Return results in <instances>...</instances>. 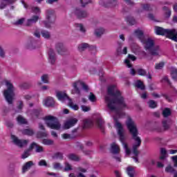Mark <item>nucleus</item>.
Segmentation results:
<instances>
[{
  "instance_id": "nucleus-14",
  "label": "nucleus",
  "mask_w": 177,
  "mask_h": 177,
  "mask_svg": "<svg viewBox=\"0 0 177 177\" xmlns=\"http://www.w3.org/2000/svg\"><path fill=\"white\" fill-rule=\"evenodd\" d=\"M55 49L59 55H64L67 52V48L64 47L63 43H57L55 46Z\"/></svg>"
},
{
  "instance_id": "nucleus-60",
  "label": "nucleus",
  "mask_w": 177,
  "mask_h": 177,
  "mask_svg": "<svg viewBox=\"0 0 177 177\" xmlns=\"http://www.w3.org/2000/svg\"><path fill=\"white\" fill-rule=\"evenodd\" d=\"M80 3H82V6L84 8L88 3H91V0H80Z\"/></svg>"
},
{
  "instance_id": "nucleus-34",
  "label": "nucleus",
  "mask_w": 177,
  "mask_h": 177,
  "mask_svg": "<svg viewBox=\"0 0 177 177\" xmlns=\"http://www.w3.org/2000/svg\"><path fill=\"white\" fill-rule=\"evenodd\" d=\"M77 147H79L80 150H82V152L84 154H85V156H91V154H92V151L84 150V145H82V144H77Z\"/></svg>"
},
{
  "instance_id": "nucleus-19",
  "label": "nucleus",
  "mask_w": 177,
  "mask_h": 177,
  "mask_svg": "<svg viewBox=\"0 0 177 177\" xmlns=\"http://www.w3.org/2000/svg\"><path fill=\"white\" fill-rule=\"evenodd\" d=\"M171 124H172V120L165 119L162 121V125L163 131H168L171 128Z\"/></svg>"
},
{
  "instance_id": "nucleus-31",
  "label": "nucleus",
  "mask_w": 177,
  "mask_h": 177,
  "mask_svg": "<svg viewBox=\"0 0 177 177\" xmlns=\"http://www.w3.org/2000/svg\"><path fill=\"white\" fill-rule=\"evenodd\" d=\"M69 160H71V161H80V160H81L80 158V156H78L77 155L75 154V153H70L67 156Z\"/></svg>"
},
{
  "instance_id": "nucleus-43",
  "label": "nucleus",
  "mask_w": 177,
  "mask_h": 177,
  "mask_svg": "<svg viewBox=\"0 0 177 177\" xmlns=\"http://www.w3.org/2000/svg\"><path fill=\"white\" fill-rule=\"evenodd\" d=\"M163 10L165 11V15L166 17H171V9L167 6L163 7Z\"/></svg>"
},
{
  "instance_id": "nucleus-48",
  "label": "nucleus",
  "mask_w": 177,
  "mask_h": 177,
  "mask_svg": "<svg viewBox=\"0 0 177 177\" xmlns=\"http://www.w3.org/2000/svg\"><path fill=\"white\" fill-rule=\"evenodd\" d=\"M171 74V78H173L175 81H176V80H177V69L172 68Z\"/></svg>"
},
{
  "instance_id": "nucleus-53",
  "label": "nucleus",
  "mask_w": 177,
  "mask_h": 177,
  "mask_svg": "<svg viewBox=\"0 0 177 177\" xmlns=\"http://www.w3.org/2000/svg\"><path fill=\"white\" fill-rule=\"evenodd\" d=\"M165 172L174 174V172H175V169H174L171 165H169L165 168Z\"/></svg>"
},
{
  "instance_id": "nucleus-38",
  "label": "nucleus",
  "mask_w": 177,
  "mask_h": 177,
  "mask_svg": "<svg viewBox=\"0 0 177 177\" xmlns=\"http://www.w3.org/2000/svg\"><path fill=\"white\" fill-rule=\"evenodd\" d=\"M165 158H167V149L165 148H161L160 160H165Z\"/></svg>"
},
{
  "instance_id": "nucleus-10",
  "label": "nucleus",
  "mask_w": 177,
  "mask_h": 177,
  "mask_svg": "<svg viewBox=\"0 0 177 177\" xmlns=\"http://www.w3.org/2000/svg\"><path fill=\"white\" fill-rule=\"evenodd\" d=\"M156 34L169 39V35H172V32H171V29H165L162 27L156 26Z\"/></svg>"
},
{
  "instance_id": "nucleus-56",
  "label": "nucleus",
  "mask_w": 177,
  "mask_h": 177,
  "mask_svg": "<svg viewBox=\"0 0 177 177\" xmlns=\"http://www.w3.org/2000/svg\"><path fill=\"white\" fill-rule=\"evenodd\" d=\"M73 169V167L71 166V165H70V163L68 162H65V167H64V171H71Z\"/></svg>"
},
{
  "instance_id": "nucleus-22",
  "label": "nucleus",
  "mask_w": 177,
  "mask_h": 177,
  "mask_svg": "<svg viewBox=\"0 0 177 177\" xmlns=\"http://www.w3.org/2000/svg\"><path fill=\"white\" fill-rule=\"evenodd\" d=\"M32 165H34V162L31 160L26 162L22 167V174H26V172H27V171H28V169H30Z\"/></svg>"
},
{
  "instance_id": "nucleus-4",
  "label": "nucleus",
  "mask_w": 177,
  "mask_h": 177,
  "mask_svg": "<svg viewBox=\"0 0 177 177\" xmlns=\"http://www.w3.org/2000/svg\"><path fill=\"white\" fill-rule=\"evenodd\" d=\"M113 120L115 122V127L118 131V135L119 136V139L123 146V148L125 150V153L127 156H129L131 153V149L128 147V144L125 142V140H127V136H125V130H124V127H122V124L120 122H118V120H117V118L113 117Z\"/></svg>"
},
{
  "instance_id": "nucleus-63",
  "label": "nucleus",
  "mask_w": 177,
  "mask_h": 177,
  "mask_svg": "<svg viewBox=\"0 0 177 177\" xmlns=\"http://www.w3.org/2000/svg\"><path fill=\"white\" fill-rule=\"evenodd\" d=\"M142 8L147 11L151 10V6L149 4H144Z\"/></svg>"
},
{
  "instance_id": "nucleus-7",
  "label": "nucleus",
  "mask_w": 177,
  "mask_h": 177,
  "mask_svg": "<svg viewBox=\"0 0 177 177\" xmlns=\"http://www.w3.org/2000/svg\"><path fill=\"white\" fill-rule=\"evenodd\" d=\"M44 120L46 121L47 127H48L51 129H56L57 131H59V129H60L62 125L60 124V122H59V120L56 117L48 115L46 116Z\"/></svg>"
},
{
  "instance_id": "nucleus-2",
  "label": "nucleus",
  "mask_w": 177,
  "mask_h": 177,
  "mask_svg": "<svg viewBox=\"0 0 177 177\" xmlns=\"http://www.w3.org/2000/svg\"><path fill=\"white\" fill-rule=\"evenodd\" d=\"M126 125L127 127V129H129L132 139L135 141V143L133 144L131 153L133 154V159L135 162H139V160L138 159V156L140 154L139 147L142 145V140L140 137L138 136L139 135V131H138V127L136 126V123L132 120L131 118H128L126 121Z\"/></svg>"
},
{
  "instance_id": "nucleus-27",
  "label": "nucleus",
  "mask_w": 177,
  "mask_h": 177,
  "mask_svg": "<svg viewBox=\"0 0 177 177\" xmlns=\"http://www.w3.org/2000/svg\"><path fill=\"white\" fill-rule=\"evenodd\" d=\"M94 34L97 38H100L104 34V28H97L95 30Z\"/></svg>"
},
{
  "instance_id": "nucleus-29",
  "label": "nucleus",
  "mask_w": 177,
  "mask_h": 177,
  "mask_svg": "<svg viewBox=\"0 0 177 177\" xmlns=\"http://www.w3.org/2000/svg\"><path fill=\"white\" fill-rule=\"evenodd\" d=\"M89 48V44L86 43H82L78 45L77 50L79 52H84V50H86Z\"/></svg>"
},
{
  "instance_id": "nucleus-40",
  "label": "nucleus",
  "mask_w": 177,
  "mask_h": 177,
  "mask_svg": "<svg viewBox=\"0 0 177 177\" xmlns=\"http://www.w3.org/2000/svg\"><path fill=\"white\" fill-rule=\"evenodd\" d=\"M127 20L131 26H135L136 24V20L133 17H127Z\"/></svg>"
},
{
  "instance_id": "nucleus-57",
  "label": "nucleus",
  "mask_w": 177,
  "mask_h": 177,
  "mask_svg": "<svg viewBox=\"0 0 177 177\" xmlns=\"http://www.w3.org/2000/svg\"><path fill=\"white\" fill-rule=\"evenodd\" d=\"M31 114H32V116L33 117V118H35V117L36 118H38V116L39 115V111L35 109L32 111Z\"/></svg>"
},
{
  "instance_id": "nucleus-20",
  "label": "nucleus",
  "mask_w": 177,
  "mask_h": 177,
  "mask_svg": "<svg viewBox=\"0 0 177 177\" xmlns=\"http://www.w3.org/2000/svg\"><path fill=\"white\" fill-rule=\"evenodd\" d=\"M37 42L35 39L31 37L26 44V48H28V49H35L37 47Z\"/></svg>"
},
{
  "instance_id": "nucleus-45",
  "label": "nucleus",
  "mask_w": 177,
  "mask_h": 177,
  "mask_svg": "<svg viewBox=\"0 0 177 177\" xmlns=\"http://www.w3.org/2000/svg\"><path fill=\"white\" fill-rule=\"evenodd\" d=\"M41 80L44 84H49V76L48 75H43Z\"/></svg>"
},
{
  "instance_id": "nucleus-37",
  "label": "nucleus",
  "mask_w": 177,
  "mask_h": 177,
  "mask_svg": "<svg viewBox=\"0 0 177 177\" xmlns=\"http://www.w3.org/2000/svg\"><path fill=\"white\" fill-rule=\"evenodd\" d=\"M22 133L23 135H27L28 136H32L35 132L34 130H32V129H26L23 130Z\"/></svg>"
},
{
  "instance_id": "nucleus-28",
  "label": "nucleus",
  "mask_w": 177,
  "mask_h": 177,
  "mask_svg": "<svg viewBox=\"0 0 177 177\" xmlns=\"http://www.w3.org/2000/svg\"><path fill=\"white\" fill-rule=\"evenodd\" d=\"M127 175H129V177H135V167H131V166H129L127 168Z\"/></svg>"
},
{
  "instance_id": "nucleus-6",
  "label": "nucleus",
  "mask_w": 177,
  "mask_h": 177,
  "mask_svg": "<svg viewBox=\"0 0 177 177\" xmlns=\"http://www.w3.org/2000/svg\"><path fill=\"white\" fill-rule=\"evenodd\" d=\"M46 19L47 21H41V24L46 27V28H50L52 24H55L56 21V14L55 10L48 9L46 11Z\"/></svg>"
},
{
  "instance_id": "nucleus-12",
  "label": "nucleus",
  "mask_w": 177,
  "mask_h": 177,
  "mask_svg": "<svg viewBox=\"0 0 177 177\" xmlns=\"http://www.w3.org/2000/svg\"><path fill=\"white\" fill-rule=\"evenodd\" d=\"M95 122L97 127L102 131V132H104V122L103 119H102V116L97 115L94 117Z\"/></svg>"
},
{
  "instance_id": "nucleus-9",
  "label": "nucleus",
  "mask_w": 177,
  "mask_h": 177,
  "mask_svg": "<svg viewBox=\"0 0 177 177\" xmlns=\"http://www.w3.org/2000/svg\"><path fill=\"white\" fill-rule=\"evenodd\" d=\"M11 140L18 147H24L28 145V140H20L15 135H11Z\"/></svg>"
},
{
  "instance_id": "nucleus-46",
  "label": "nucleus",
  "mask_w": 177,
  "mask_h": 177,
  "mask_svg": "<svg viewBox=\"0 0 177 177\" xmlns=\"http://www.w3.org/2000/svg\"><path fill=\"white\" fill-rule=\"evenodd\" d=\"M164 66H165V63L164 62H159L156 64V70H162V68H164Z\"/></svg>"
},
{
  "instance_id": "nucleus-32",
  "label": "nucleus",
  "mask_w": 177,
  "mask_h": 177,
  "mask_svg": "<svg viewBox=\"0 0 177 177\" xmlns=\"http://www.w3.org/2000/svg\"><path fill=\"white\" fill-rule=\"evenodd\" d=\"M41 35L45 39H50V32L45 30L41 31Z\"/></svg>"
},
{
  "instance_id": "nucleus-1",
  "label": "nucleus",
  "mask_w": 177,
  "mask_h": 177,
  "mask_svg": "<svg viewBox=\"0 0 177 177\" xmlns=\"http://www.w3.org/2000/svg\"><path fill=\"white\" fill-rule=\"evenodd\" d=\"M105 102L111 111L115 113L118 117L122 115V109H126L127 104L124 97L121 95V93L115 85L108 87Z\"/></svg>"
},
{
  "instance_id": "nucleus-11",
  "label": "nucleus",
  "mask_w": 177,
  "mask_h": 177,
  "mask_svg": "<svg viewBox=\"0 0 177 177\" xmlns=\"http://www.w3.org/2000/svg\"><path fill=\"white\" fill-rule=\"evenodd\" d=\"M78 122V119L75 118H71L68 119L64 124V129H70V128H73L75 124Z\"/></svg>"
},
{
  "instance_id": "nucleus-42",
  "label": "nucleus",
  "mask_w": 177,
  "mask_h": 177,
  "mask_svg": "<svg viewBox=\"0 0 177 177\" xmlns=\"http://www.w3.org/2000/svg\"><path fill=\"white\" fill-rule=\"evenodd\" d=\"M161 82H166V84H167L169 86H172V83H171V81L168 78V76H164L161 80Z\"/></svg>"
},
{
  "instance_id": "nucleus-8",
  "label": "nucleus",
  "mask_w": 177,
  "mask_h": 177,
  "mask_svg": "<svg viewBox=\"0 0 177 177\" xmlns=\"http://www.w3.org/2000/svg\"><path fill=\"white\" fill-rule=\"evenodd\" d=\"M73 86V89L71 91L72 95H81V90H80V86H82V89H84V91L86 92L89 91V87H88V85L81 81L74 82Z\"/></svg>"
},
{
  "instance_id": "nucleus-5",
  "label": "nucleus",
  "mask_w": 177,
  "mask_h": 177,
  "mask_svg": "<svg viewBox=\"0 0 177 177\" xmlns=\"http://www.w3.org/2000/svg\"><path fill=\"white\" fill-rule=\"evenodd\" d=\"M7 89L4 90L3 95L8 104H12L13 97H15V87L10 81H6Z\"/></svg>"
},
{
  "instance_id": "nucleus-51",
  "label": "nucleus",
  "mask_w": 177,
  "mask_h": 177,
  "mask_svg": "<svg viewBox=\"0 0 177 177\" xmlns=\"http://www.w3.org/2000/svg\"><path fill=\"white\" fill-rule=\"evenodd\" d=\"M108 6L111 8H114V6H117V0H109L108 1Z\"/></svg>"
},
{
  "instance_id": "nucleus-35",
  "label": "nucleus",
  "mask_w": 177,
  "mask_h": 177,
  "mask_svg": "<svg viewBox=\"0 0 177 177\" xmlns=\"http://www.w3.org/2000/svg\"><path fill=\"white\" fill-rule=\"evenodd\" d=\"M32 13H35L36 16H39L41 15V8L37 6H32L30 8Z\"/></svg>"
},
{
  "instance_id": "nucleus-16",
  "label": "nucleus",
  "mask_w": 177,
  "mask_h": 177,
  "mask_svg": "<svg viewBox=\"0 0 177 177\" xmlns=\"http://www.w3.org/2000/svg\"><path fill=\"white\" fill-rule=\"evenodd\" d=\"M56 96L59 100H61L63 102V100H70V97H68V95L64 92L62 91H57L56 93Z\"/></svg>"
},
{
  "instance_id": "nucleus-33",
  "label": "nucleus",
  "mask_w": 177,
  "mask_h": 177,
  "mask_svg": "<svg viewBox=\"0 0 177 177\" xmlns=\"http://www.w3.org/2000/svg\"><path fill=\"white\" fill-rule=\"evenodd\" d=\"M171 114H172V112L169 108H165L162 112V115H163L164 118H167V117H169Z\"/></svg>"
},
{
  "instance_id": "nucleus-15",
  "label": "nucleus",
  "mask_w": 177,
  "mask_h": 177,
  "mask_svg": "<svg viewBox=\"0 0 177 177\" xmlns=\"http://www.w3.org/2000/svg\"><path fill=\"white\" fill-rule=\"evenodd\" d=\"M48 62L50 64H55L56 63V54L52 48H50L48 50Z\"/></svg>"
},
{
  "instance_id": "nucleus-17",
  "label": "nucleus",
  "mask_w": 177,
  "mask_h": 177,
  "mask_svg": "<svg viewBox=\"0 0 177 177\" xmlns=\"http://www.w3.org/2000/svg\"><path fill=\"white\" fill-rule=\"evenodd\" d=\"M30 149H32V150H34V149H35L36 153H44V147L37 144L36 142H32L30 144Z\"/></svg>"
},
{
  "instance_id": "nucleus-21",
  "label": "nucleus",
  "mask_w": 177,
  "mask_h": 177,
  "mask_svg": "<svg viewBox=\"0 0 177 177\" xmlns=\"http://www.w3.org/2000/svg\"><path fill=\"white\" fill-rule=\"evenodd\" d=\"M15 2H16V0H2L0 3V9H5L8 5H12Z\"/></svg>"
},
{
  "instance_id": "nucleus-47",
  "label": "nucleus",
  "mask_w": 177,
  "mask_h": 177,
  "mask_svg": "<svg viewBox=\"0 0 177 177\" xmlns=\"http://www.w3.org/2000/svg\"><path fill=\"white\" fill-rule=\"evenodd\" d=\"M92 125H93V122H92V120H84V127L86 128H89V127H92Z\"/></svg>"
},
{
  "instance_id": "nucleus-41",
  "label": "nucleus",
  "mask_w": 177,
  "mask_h": 177,
  "mask_svg": "<svg viewBox=\"0 0 177 177\" xmlns=\"http://www.w3.org/2000/svg\"><path fill=\"white\" fill-rule=\"evenodd\" d=\"M25 20H26V19L21 18V19L17 20L16 21H15L13 23V24H14V26H23V24H24Z\"/></svg>"
},
{
  "instance_id": "nucleus-50",
  "label": "nucleus",
  "mask_w": 177,
  "mask_h": 177,
  "mask_svg": "<svg viewBox=\"0 0 177 177\" xmlns=\"http://www.w3.org/2000/svg\"><path fill=\"white\" fill-rule=\"evenodd\" d=\"M75 27H76V28H77V30H79L82 32H85V31H86L85 28L81 24H76Z\"/></svg>"
},
{
  "instance_id": "nucleus-30",
  "label": "nucleus",
  "mask_w": 177,
  "mask_h": 177,
  "mask_svg": "<svg viewBox=\"0 0 177 177\" xmlns=\"http://www.w3.org/2000/svg\"><path fill=\"white\" fill-rule=\"evenodd\" d=\"M134 85H135L136 88H138V89H141V91H145V89H146L145 84L140 80L136 81L135 82Z\"/></svg>"
},
{
  "instance_id": "nucleus-49",
  "label": "nucleus",
  "mask_w": 177,
  "mask_h": 177,
  "mask_svg": "<svg viewBox=\"0 0 177 177\" xmlns=\"http://www.w3.org/2000/svg\"><path fill=\"white\" fill-rule=\"evenodd\" d=\"M17 122H19V124H27V120L23 118L22 116H18L17 118Z\"/></svg>"
},
{
  "instance_id": "nucleus-54",
  "label": "nucleus",
  "mask_w": 177,
  "mask_h": 177,
  "mask_svg": "<svg viewBox=\"0 0 177 177\" xmlns=\"http://www.w3.org/2000/svg\"><path fill=\"white\" fill-rule=\"evenodd\" d=\"M37 136L39 138H46L48 136V132L40 131V132L37 133Z\"/></svg>"
},
{
  "instance_id": "nucleus-26",
  "label": "nucleus",
  "mask_w": 177,
  "mask_h": 177,
  "mask_svg": "<svg viewBox=\"0 0 177 177\" xmlns=\"http://www.w3.org/2000/svg\"><path fill=\"white\" fill-rule=\"evenodd\" d=\"M31 151H32V149H31V145H30L29 149L24 151V152L21 155V158L23 160L30 157L31 156Z\"/></svg>"
},
{
  "instance_id": "nucleus-59",
  "label": "nucleus",
  "mask_w": 177,
  "mask_h": 177,
  "mask_svg": "<svg viewBox=\"0 0 177 177\" xmlns=\"http://www.w3.org/2000/svg\"><path fill=\"white\" fill-rule=\"evenodd\" d=\"M53 165L54 169H62V165L59 162H54Z\"/></svg>"
},
{
  "instance_id": "nucleus-25",
  "label": "nucleus",
  "mask_w": 177,
  "mask_h": 177,
  "mask_svg": "<svg viewBox=\"0 0 177 177\" xmlns=\"http://www.w3.org/2000/svg\"><path fill=\"white\" fill-rule=\"evenodd\" d=\"M170 32L171 35H169V39H171V41H174L177 42V32L176 29H170Z\"/></svg>"
},
{
  "instance_id": "nucleus-36",
  "label": "nucleus",
  "mask_w": 177,
  "mask_h": 177,
  "mask_svg": "<svg viewBox=\"0 0 177 177\" xmlns=\"http://www.w3.org/2000/svg\"><path fill=\"white\" fill-rule=\"evenodd\" d=\"M68 106H69L71 109H73V110H75V111L79 110L80 109V106L74 104V102H73V100L71 99H69L68 102Z\"/></svg>"
},
{
  "instance_id": "nucleus-61",
  "label": "nucleus",
  "mask_w": 177,
  "mask_h": 177,
  "mask_svg": "<svg viewBox=\"0 0 177 177\" xmlns=\"http://www.w3.org/2000/svg\"><path fill=\"white\" fill-rule=\"evenodd\" d=\"M88 99L91 102H96V96L93 95V93H90V95L88 96Z\"/></svg>"
},
{
  "instance_id": "nucleus-24",
  "label": "nucleus",
  "mask_w": 177,
  "mask_h": 177,
  "mask_svg": "<svg viewBox=\"0 0 177 177\" xmlns=\"http://www.w3.org/2000/svg\"><path fill=\"white\" fill-rule=\"evenodd\" d=\"M111 147V151L113 153V154H118V153H120V146L115 144V142L112 143Z\"/></svg>"
},
{
  "instance_id": "nucleus-58",
  "label": "nucleus",
  "mask_w": 177,
  "mask_h": 177,
  "mask_svg": "<svg viewBox=\"0 0 177 177\" xmlns=\"http://www.w3.org/2000/svg\"><path fill=\"white\" fill-rule=\"evenodd\" d=\"M137 73L138 75H142V76L146 75V71H145V69H142V68L138 69Z\"/></svg>"
},
{
  "instance_id": "nucleus-18",
  "label": "nucleus",
  "mask_w": 177,
  "mask_h": 177,
  "mask_svg": "<svg viewBox=\"0 0 177 177\" xmlns=\"http://www.w3.org/2000/svg\"><path fill=\"white\" fill-rule=\"evenodd\" d=\"M39 19V15H33L31 18L28 19L26 21V26L30 27V26H32V24H35Z\"/></svg>"
},
{
  "instance_id": "nucleus-55",
  "label": "nucleus",
  "mask_w": 177,
  "mask_h": 177,
  "mask_svg": "<svg viewBox=\"0 0 177 177\" xmlns=\"http://www.w3.org/2000/svg\"><path fill=\"white\" fill-rule=\"evenodd\" d=\"M148 105L150 109H156V102L154 100H149Z\"/></svg>"
},
{
  "instance_id": "nucleus-13",
  "label": "nucleus",
  "mask_w": 177,
  "mask_h": 177,
  "mask_svg": "<svg viewBox=\"0 0 177 177\" xmlns=\"http://www.w3.org/2000/svg\"><path fill=\"white\" fill-rule=\"evenodd\" d=\"M74 15L78 19H85V17H88V12L80 8H76L74 10Z\"/></svg>"
},
{
  "instance_id": "nucleus-62",
  "label": "nucleus",
  "mask_w": 177,
  "mask_h": 177,
  "mask_svg": "<svg viewBox=\"0 0 177 177\" xmlns=\"http://www.w3.org/2000/svg\"><path fill=\"white\" fill-rule=\"evenodd\" d=\"M81 109L82 111H84V113H86V111H91V107L86 106L85 105H82Z\"/></svg>"
},
{
  "instance_id": "nucleus-52",
  "label": "nucleus",
  "mask_w": 177,
  "mask_h": 177,
  "mask_svg": "<svg viewBox=\"0 0 177 177\" xmlns=\"http://www.w3.org/2000/svg\"><path fill=\"white\" fill-rule=\"evenodd\" d=\"M38 165H39V167H49V165L46 162V160H45L44 159L39 161Z\"/></svg>"
},
{
  "instance_id": "nucleus-64",
  "label": "nucleus",
  "mask_w": 177,
  "mask_h": 177,
  "mask_svg": "<svg viewBox=\"0 0 177 177\" xmlns=\"http://www.w3.org/2000/svg\"><path fill=\"white\" fill-rule=\"evenodd\" d=\"M171 159L173 160V162L174 164V167L177 168V156H172Z\"/></svg>"
},
{
  "instance_id": "nucleus-23",
  "label": "nucleus",
  "mask_w": 177,
  "mask_h": 177,
  "mask_svg": "<svg viewBox=\"0 0 177 177\" xmlns=\"http://www.w3.org/2000/svg\"><path fill=\"white\" fill-rule=\"evenodd\" d=\"M44 104L47 107H52L53 106H55V100L52 97H48L45 100H44Z\"/></svg>"
},
{
  "instance_id": "nucleus-44",
  "label": "nucleus",
  "mask_w": 177,
  "mask_h": 177,
  "mask_svg": "<svg viewBox=\"0 0 177 177\" xmlns=\"http://www.w3.org/2000/svg\"><path fill=\"white\" fill-rule=\"evenodd\" d=\"M42 143H43V145H46L47 146H50V145H53V140L44 139L42 140Z\"/></svg>"
},
{
  "instance_id": "nucleus-39",
  "label": "nucleus",
  "mask_w": 177,
  "mask_h": 177,
  "mask_svg": "<svg viewBox=\"0 0 177 177\" xmlns=\"http://www.w3.org/2000/svg\"><path fill=\"white\" fill-rule=\"evenodd\" d=\"M53 160H62L63 159V153L60 152L55 153L53 156Z\"/></svg>"
},
{
  "instance_id": "nucleus-3",
  "label": "nucleus",
  "mask_w": 177,
  "mask_h": 177,
  "mask_svg": "<svg viewBox=\"0 0 177 177\" xmlns=\"http://www.w3.org/2000/svg\"><path fill=\"white\" fill-rule=\"evenodd\" d=\"M136 37L143 43L144 48L147 52L148 55L154 56L156 55V46H154V40L151 38L148 37L145 39L143 31L139 29L136 30L134 32Z\"/></svg>"
}]
</instances>
